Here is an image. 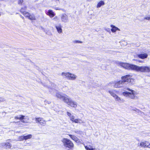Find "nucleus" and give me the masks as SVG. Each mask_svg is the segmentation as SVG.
<instances>
[{"mask_svg":"<svg viewBox=\"0 0 150 150\" xmlns=\"http://www.w3.org/2000/svg\"><path fill=\"white\" fill-rule=\"evenodd\" d=\"M120 64L122 67L127 69H130L141 72H149L150 71V68L148 66L139 67L134 64L124 63H121Z\"/></svg>","mask_w":150,"mask_h":150,"instance_id":"f257e3e1","label":"nucleus"},{"mask_svg":"<svg viewBox=\"0 0 150 150\" xmlns=\"http://www.w3.org/2000/svg\"><path fill=\"white\" fill-rule=\"evenodd\" d=\"M56 96L72 107L76 108L77 106L76 102L72 100L69 96L66 94H61L60 93L57 92Z\"/></svg>","mask_w":150,"mask_h":150,"instance_id":"f03ea898","label":"nucleus"},{"mask_svg":"<svg viewBox=\"0 0 150 150\" xmlns=\"http://www.w3.org/2000/svg\"><path fill=\"white\" fill-rule=\"evenodd\" d=\"M127 90L131 91V92L125 91L122 93V94L124 96L129 97L132 99H136L137 98V97L134 95L135 91L133 90L130 89L129 88H127Z\"/></svg>","mask_w":150,"mask_h":150,"instance_id":"7ed1b4c3","label":"nucleus"},{"mask_svg":"<svg viewBox=\"0 0 150 150\" xmlns=\"http://www.w3.org/2000/svg\"><path fill=\"white\" fill-rule=\"evenodd\" d=\"M62 141L63 143L64 146L67 147L71 149L74 147V144L72 142L67 138H63Z\"/></svg>","mask_w":150,"mask_h":150,"instance_id":"20e7f679","label":"nucleus"},{"mask_svg":"<svg viewBox=\"0 0 150 150\" xmlns=\"http://www.w3.org/2000/svg\"><path fill=\"white\" fill-rule=\"evenodd\" d=\"M132 76L130 75H127L125 76H122L121 79L125 82H127L128 83H130L131 84H134L135 82L134 79H132Z\"/></svg>","mask_w":150,"mask_h":150,"instance_id":"39448f33","label":"nucleus"},{"mask_svg":"<svg viewBox=\"0 0 150 150\" xmlns=\"http://www.w3.org/2000/svg\"><path fill=\"white\" fill-rule=\"evenodd\" d=\"M61 75L63 76H65L69 78V79L72 80H75L76 78V76L75 75L69 72H62Z\"/></svg>","mask_w":150,"mask_h":150,"instance_id":"423d86ee","label":"nucleus"},{"mask_svg":"<svg viewBox=\"0 0 150 150\" xmlns=\"http://www.w3.org/2000/svg\"><path fill=\"white\" fill-rule=\"evenodd\" d=\"M10 142H11L10 139H8L6 140V143H2L1 145L3 146L6 149H10L12 146L11 144L10 143Z\"/></svg>","mask_w":150,"mask_h":150,"instance_id":"0eeeda50","label":"nucleus"},{"mask_svg":"<svg viewBox=\"0 0 150 150\" xmlns=\"http://www.w3.org/2000/svg\"><path fill=\"white\" fill-rule=\"evenodd\" d=\"M35 121L37 123L38 122L41 125L45 126L46 124V121L41 118H35Z\"/></svg>","mask_w":150,"mask_h":150,"instance_id":"6e6552de","label":"nucleus"},{"mask_svg":"<svg viewBox=\"0 0 150 150\" xmlns=\"http://www.w3.org/2000/svg\"><path fill=\"white\" fill-rule=\"evenodd\" d=\"M109 93L116 100L120 101L121 100L120 98L115 94V92L112 90L109 91Z\"/></svg>","mask_w":150,"mask_h":150,"instance_id":"1a4fd4ad","label":"nucleus"},{"mask_svg":"<svg viewBox=\"0 0 150 150\" xmlns=\"http://www.w3.org/2000/svg\"><path fill=\"white\" fill-rule=\"evenodd\" d=\"M61 19L62 22L65 23L68 21V16L65 13L62 14L61 15Z\"/></svg>","mask_w":150,"mask_h":150,"instance_id":"9d476101","label":"nucleus"},{"mask_svg":"<svg viewBox=\"0 0 150 150\" xmlns=\"http://www.w3.org/2000/svg\"><path fill=\"white\" fill-rule=\"evenodd\" d=\"M124 81L122 79V80H120L116 82L114 85V87L115 88H120L122 87L124 83Z\"/></svg>","mask_w":150,"mask_h":150,"instance_id":"9b49d317","label":"nucleus"},{"mask_svg":"<svg viewBox=\"0 0 150 150\" xmlns=\"http://www.w3.org/2000/svg\"><path fill=\"white\" fill-rule=\"evenodd\" d=\"M46 13L49 16L50 18L54 17L55 15V13L51 10H49L46 11Z\"/></svg>","mask_w":150,"mask_h":150,"instance_id":"f8f14e48","label":"nucleus"},{"mask_svg":"<svg viewBox=\"0 0 150 150\" xmlns=\"http://www.w3.org/2000/svg\"><path fill=\"white\" fill-rule=\"evenodd\" d=\"M25 117V116L23 115H18L15 116V118L16 119L20 120L21 122H25V121L23 120V119H24Z\"/></svg>","mask_w":150,"mask_h":150,"instance_id":"ddd939ff","label":"nucleus"},{"mask_svg":"<svg viewBox=\"0 0 150 150\" xmlns=\"http://www.w3.org/2000/svg\"><path fill=\"white\" fill-rule=\"evenodd\" d=\"M69 135L72 140L75 141L77 143L80 142V140L76 136L71 134H69Z\"/></svg>","mask_w":150,"mask_h":150,"instance_id":"4468645a","label":"nucleus"},{"mask_svg":"<svg viewBox=\"0 0 150 150\" xmlns=\"http://www.w3.org/2000/svg\"><path fill=\"white\" fill-rule=\"evenodd\" d=\"M148 56V54L146 53L141 54H139L138 55V57L142 59H144L146 58Z\"/></svg>","mask_w":150,"mask_h":150,"instance_id":"2eb2a0df","label":"nucleus"},{"mask_svg":"<svg viewBox=\"0 0 150 150\" xmlns=\"http://www.w3.org/2000/svg\"><path fill=\"white\" fill-rule=\"evenodd\" d=\"M110 26L112 28L111 31L113 33H115L117 30H120L119 29L112 25H111Z\"/></svg>","mask_w":150,"mask_h":150,"instance_id":"dca6fc26","label":"nucleus"},{"mask_svg":"<svg viewBox=\"0 0 150 150\" xmlns=\"http://www.w3.org/2000/svg\"><path fill=\"white\" fill-rule=\"evenodd\" d=\"M149 144V142L147 141H145L144 142H142L140 143V145L143 147H147L148 145Z\"/></svg>","mask_w":150,"mask_h":150,"instance_id":"f3484780","label":"nucleus"},{"mask_svg":"<svg viewBox=\"0 0 150 150\" xmlns=\"http://www.w3.org/2000/svg\"><path fill=\"white\" fill-rule=\"evenodd\" d=\"M55 28L57 29L58 32L59 33H62V29L61 26L60 25L56 26Z\"/></svg>","mask_w":150,"mask_h":150,"instance_id":"a211bd4d","label":"nucleus"},{"mask_svg":"<svg viewBox=\"0 0 150 150\" xmlns=\"http://www.w3.org/2000/svg\"><path fill=\"white\" fill-rule=\"evenodd\" d=\"M105 4V2L103 1H100L97 4L96 6L97 8H99L101 6H103Z\"/></svg>","mask_w":150,"mask_h":150,"instance_id":"6ab92c4d","label":"nucleus"},{"mask_svg":"<svg viewBox=\"0 0 150 150\" xmlns=\"http://www.w3.org/2000/svg\"><path fill=\"white\" fill-rule=\"evenodd\" d=\"M28 19L31 20H36L35 16L33 14H30L29 16Z\"/></svg>","mask_w":150,"mask_h":150,"instance_id":"aec40b11","label":"nucleus"},{"mask_svg":"<svg viewBox=\"0 0 150 150\" xmlns=\"http://www.w3.org/2000/svg\"><path fill=\"white\" fill-rule=\"evenodd\" d=\"M24 139L25 140H27L28 139H30L32 137V135L31 134H30L26 136H24Z\"/></svg>","mask_w":150,"mask_h":150,"instance_id":"412c9836","label":"nucleus"},{"mask_svg":"<svg viewBox=\"0 0 150 150\" xmlns=\"http://www.w3.org/2000/svg\"><path fill=\"white\" fill-rule=\"evenodd\" d=\"M24 16L26 17H28V18H29V16L30 15V13L28 12L25 11L23 13Z\"/></svg>","mask_w":150,"mask_h":150,"instance_id":"4be33fe9","label":"nucleus"},{"mask_svg":"<svg viewBox=\"0 0 150 150\" xmlns=\"http://www.w3.org/2000/svg\"><path fill=\"white\" fill-rule=\"evenodd\" d=\"M81 121V120L79 119H75V120H74V121L73 122L75 123H81L80 121Z\"/></svg>","mask_w":150,"mask_h":150,"instance_id":"5701e85b","label":"nucleus"},{"mask_svg":"<svg viewBox=\"0 0 150 150\" xmlns=\"http://www.w3.org/2000/svg\"><path fill=\"white\" fill-rule=\"evenodd\" d=\"M26 7L25 6L24 7L22 8H21L20 10V12L22 13H23L26 10Z\"/></svg>","mask_w":150,"mask_h":150,"instance_id":"b1692460","label":"nucleus"},{"mask_svg":"<svg viewBox=\"0 0 150 150\" xmlns=\"http://www.w3.org/2000/svg\"><path fill=\"white\" fill-rule=\"evenodd\" d=\"M74 132L77 134H82V132L80 130H74Z\"/></svg>","mask_w":150,"mask_h":150,"instance_id":"393cba45","label":"nucleus"},{"mask_svg":"<svg viewBox=\"0 0 150 150\" xmlns=\"http://www.w3.org/2000/svg\"><path fill=\"white\" fill-rule=\"evenodd\" d=\"M18 138L20 141H23L25 140L24 135L19 137Z\"/></svg>","mask_w":150,"mask_h":150,"instance_id":"a878e982","label":"nucleus"},{"mask_svg":"<svg viewBox=\"0 0 150 150\" xmlns=\"http://www.w3.org/2000/svg\"><path fill=\"white\" fill-rule=\"evenodd\" d=\"M73 42L74 43H83L81 41H79L78 40H74L73 41Z\"/></svg>","mask_w":150,"mask_h":150,"instance_id":"bb28decb","label":"nucleus"},{"mask_svg":"<svg viewBox=\"0 0 150 150\" xmlns=\"http://www.w3.org/2000/svg\"><path fill=\"white\" fill-rule=\"evenodd\" d=\"M74 117V116L73 115H71L69 117L70 120L72 121L73 122L74 121V120H75Z\"/></svg>","mask_w":150,"mask_h":150,"instance_id":"cd10ccee","label":"nucleus"},{"mask_svg":"<svg viewBox=\"0 0 150 150\" xmlns=\"http://www.w3.org/2000/svg\"><path fill=\"white\" fill-rule=\"evenodd\" d=\"M23 2V0H18V3L19 4H21Z\"/></svg>","mask_w":150,"mask_h":150,"instance_id":"c85d7f7f","label":"nucleus"},{"mask_svg":"<svg viewBox=\"0 0 150 150\" xmlns=\"http://www.w3.org/2000/svg\"><path fill=\"white\" fill-rule=\"evenodd\" d=\"M87 150H93V149L91 147H87L86 148Z\"/></svg>","mask_w":150,"mask_h":150,"instance_id":"c756f323","label":"nucleus"},{"mask_svg":"<svg viewBox=\"0 0 150 150\" xmlns=\"http://www.w3.org/2000/svg\"><path fill=\"white\" fill-rule=\"evenodd\" d=\"M5 100V99L4 98L0 97V102H3Z\"/></svg>","mask_w":150,"mask_h":150,"instance_id":"7c9ffc66","label":"nucleus"},{"mask_svg":"<svg viewBox=\"0 0 150 150\" xmlns=\"http://www.w3.org/2000/svg\"><path fill=\"white\" fill-rule=\"evenodd\" d=\"M53 19L56 21H57L58 20V18L57 16H55Z\"/></svg>","mask_w":150,"mask_h":150,"instance_id":"2f4dec72","label":"nucleus"},{"mask_svg":"<svg viewBox=\"0 0 150 150\" xmlns=\"http://www.w3.org/2000/svg\"><path fill=\"white\" fill-rule=\"evenodd\" d=\"M54 9H55L56 10H62V9L61 8L57 7H54Z\"/></svg>","mask_w":150,"mask_h":150,"instance_id":"473e14b6","label":"nucleus"},{"mask_svg":"<svg viewBox=\"0 0 150 150\" xmlns=\"http://www.w3.org/2000/svg\"><path fill=\"white\" fill-rule=\"evenodd\" d=\"M105 30L108 32H110V29L109 28H107L105 29Z\"/></svg>","mask_w":150,"mask_h":150,"instance_id":"72a5a7b5","label":"nucleus"},{"mask_svg":"<svg viewBox=\"0 0 150 150\" xmlns=\"http://www.w3.org/2000/svg\"><path fill=\"white\" fill-rule=\"evenodd\" d=\"M67 115L69 117H70L71 116V113L69 112H67Z\"/></svg>","mask_w":150,"mask_h":150,"instance_id":"f704fd0d","label":"nucleus"},{"mask_svg":"<svg viewBox=\"0 0 150 150\" xmlns=\"http://www.w3.org/2000/svg\"><path fill=\"white\" fill-rule=\"evenodd\" d=\"M144 19H146L147 20H150V17H145L144 18Z\"/></svg>","mask_w":150,"mask_h":150,"instance_id":"c9c22d12","label":"nucleus"},{"mask_svg":"<svg viewBox=\"0 0 150 150\" xmlns=\"http://www.w3.org/2000/svg\"><path fill=\"white\" fill-rule=\"evenodd\" d=\"M45 102L47 103L48 104H50L51 103L50 101H48L47 100H45Z\"/></svg>","mask_w":150,"mask_h":150,"instance_id":"e433bc0d","label":"nucleus"},{"mask_svg":"<svg viewBox=\"0 0 150 150\" xmlns=\"http://www.w3.org/2000/svg\"><path fill=\"white\" fill-rule=\"evenodd\" d=\"M147 147L150 148V144L149 143V144L148 145Z\"/></svg>","mask_w":150,"mask_h":150,"instance_id":"4c0bfd02","label":"nucleus"},{"mask_svg":"<svg viewBox=\"0 0 150 150\" xmlns=\"http://www.w3.org/2000/svg\"><path fill=\"white\" fill-rule=\"evenodd\" d=\"M41 29H42V30H44V28L43 27L41 26Z\"/></svg>","mask_w":150,"mask_h":150,"instance_id":"58836bf2","label":"nucleus"},{"mask_svg":"<svg viewBox=\"0 0 150 150\" xmlns=\"http://www.w3.org/2000/svg\"><path fill=\"white\" fill-rule=\"evenodd\" d=\"M21 16V17L23 19H24V17L23 16H22L21 15L20 16Z\"/></svg>","mask_w":150,"mask_h":150,"instance_id":"ea45409f","label":"nucleus"}]
</instances>
